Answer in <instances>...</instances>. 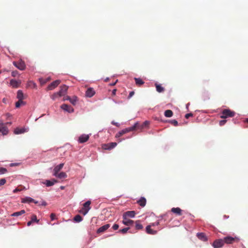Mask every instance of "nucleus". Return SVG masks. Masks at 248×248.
<instances>
[{"instance_id": "f257e3e1", "label": "nucleus", "mask_w": 248, "mask_h": 248, "mask_svg": "<svg viewBox=\"0 0 248 248\" xmlns=\"http://www.w3.org/2000/svg\"><path fill=\"white\" fill-rule=\"evenodd\" d=\"M235 112L229 109H224L221 112L220 118L222 119H226L227 118H232L234 116Z\"/></svg>"}, {"instance_id": "f03ea898", "label": "nucleus", "mask_w": 248, "mask_h": 248, "mask_svg": "<svg viewBox=\"0 0 248 248\" xmlns=\"http://www.w3.org/2000/svg\"><path fill=\"white\" fill-rule=\"evenodd\" d=\"M240 241V239L237 237H232V236H226L223 238L224 244H232L234 243H238Z\"/></svg>"}, {"instance_id": "7ed1b4c3", "label": "nucleus", "mask_w": 248, "mask_h": 248, "mask_svg": "<svg viewBox=\"0 0 248 248\" xmlns=\"http://www.w3.org/2000/svg\"><path fill=\"white\" fill-rule=\"evenodd\" d=\"M13 63L17 68L20 70H23L25 69V63L22 60H19L17 62H14Z\"/></svg>"}, {"instance_id": "20e7f679", "label": "nucleus", "mask_w": 248, "mask_h": 248, "mask_svg": "<svg viewBox=\"0 0 248 248\" xmlns=\"http://www.w3.org/2000/svg\"><path fill=\"white\" fill-rule=\"evenodd\" d=\"M224 242L223 239H217L213 242L212 246L214 248H220L223 246Z\"/></svg>"}, {"instance_id": "39448f33", "label": "nucleus", "mask_w": 248, "mask_h": 248, "mask_svg": "<svg viewBox=\"0 0 248 248\" xmlns=\"http://www.w3.org/2000/svg\"><path fill=\"white\" fill-rule=\"evenodd\" d=\"M61 83V81L60 80H56L52 83H51L47 87V90H52L57 87L59 84Z\"/></svg>"}, {"instance_id": "423d86ee", "label": "nucleus", "mask_w": 248, "mask_h": 248, "mask_svg": "<svg viewBox=\"0 0 248 248\" xmlns=\"http://www.w3.org/2000/svg\"><path fill=\"white\" fill-rule=\"evenodd\" d=\"M21 83L20 80H16V79H12L10 81V85L14 88H18Z\"/></svg>"}, {"instance_id": "0eeeda50", "label": "nucleus", "mask_w": 248, "mask_h": 248, "mask_svg": "<svg viewBox=\"0 0 248 248\" xmlns=\"http://www.w3.org/2000/svg\"><path fill=\"white\" fill-rule=\"evenodd\" d=\"M61 108L64 111H66L69 113L73 112L74 111V109L72 107H71V106H70L67 104H62L61 106Z\"/></svg>"}, {"instance_id": "6e6552de", "label": "nucleus", "mask_w": 248, "mask_h": 248, "mask_svg": "<svg viewBox=\"0 0 248 248\" xmlns=\"http://www.w3.org/2000/svg\"><path fill=\"white\" fill-rule=\"evenodd\" d=\"M132 128H131L130 127L126 128L125 129H124L119 131L116 135V137H120L122 136V135H123L124 134H125L126 133H128V132H130V131H132Z\"/></svg>"}, {"instance_id": "1a4fd4ad", "label": "nucleus", "mask_w": 248, "mask_h": 248, "mask_svg": "<svg viewBox=\"0 0 248 248\" xmlns=\"http://www.w3.org/2000/svg\"><path fill=\"white\" fill-rule=\"evenodd\" d=\"M68 87L65 85H63L61 86L60 90L58 92L59 93V96H62L64 95L66 93L68 90Z\"/></svg>"}, {"instance_id": "9d476101", "label": "nucleus", "mask_w": 248, "mask_h": 248, "mask_svg": "<svg viewBox=\"0 0 248 248\" xmlns=\"http://www.w3.org/2000/svg\"><path fill=\"white\" fill-rule=\"evenodd\" d=\"M89 136L88 135L83 134L78 138V141L79 143H84L89 140Z\"/></svg>"}, {"instance_id": "9b49d317", "label": "nucleus", "mask_w": 248, "mask_h": 248, "mask_svg": "<svg viewBox=\"0 0 248 248\" xmlns=\"http://www.w3.org/2000/svg\"><path fill=\"white\" fill-rule=\"evenodd\" d=\"M0 132H1L4 135L7 134L8 132V129L7 127L3 123H0Z\"/></svg>"}, {"instance_id": "f8f14e48", "label": "nucleus", "mask_w": 248, "mask_h": 248, "mask_svg": "<svg viewBox=\"0 0 248 248\" xmlns=\"http://www.w3.org/2000/svg\"><path fill=\"white\" fill-rule=\"evenodd\" d=\"M33 222H36L39 223V220L37 218V217L35 215H32L31 217V220L27 222V226H30L31 225Z\"/></svg>"}, {"instance_id": "ddd939ff", "label": "nucleus", "mask_w": 248, "mask_h": 248, "mask_svg": "<svg viewBox=\"0 0 248 248\" xmlns=\"http://www.w3.org/2000/svg\"><path fill=\"white\" fill-rule=\"evenodd\" d=\"M110 227L109 224H106L103 226L100 227L96 231L97 233L104 232L105 231L108 229Z\"/></svg>"}, {"instance_id": "4468645a", "label": "nucleus", "mask_w": 248, "mask_h": 248, "mask_svg": "<svg viewBox=\"0 0 248 248\" xmlns=\"http://www.w3.org/2000/svg\"><path fill=\"white\" fill-rule=\"evenodd\" d=\"M136 213L134 211H129L125 212L123 217H135Z\"/></svg>"}, {"instance_id": "2eb2a0df", "label": "nucleus", "mask_w": 248, "mask_h": 248, "mask_svg": "<svg viewBox=\"0 0 248 248\" xmlns=\"http://www.w3.org/2000/svg\"><path fill=\"white\" fill-rule=\"evenodd\" d=\"M95 94V91L92 88H89L86 92V96L88 97H92Z\"/></svg>"}, {"instance_id": "dca6fc26", "label": "nucleus", "mask_w": 248, "mask_h": 248, "mask_svg": "<svg viewBox=\"0 0 248 248\" xmlns=\"http://www.w3.org/2000/svg\"><path fill=\"white\" fill-rule=\"evenodd\" d=\"M123 223L127 226L132 225L134 223V221L128 219L127 217H123Z\"/></svg>"}, {"instance_id": "f3484780", "label": "nucleus", "mask_w": 248, "mask_h": 248, "mask_svg": "<svg viewBox=\"0 0 248 248\" xmlns=\"http://www.w3.org/2000/svg\"><path fill=\"white\" fill-rule=\"evenodd\" d=\"M130 127L133 128L132 131L137 130V129L142 130V129H143L144 128L142 124H140L139 123H135L134 125H133L132 126H131Z\"/></svg>"}, {"instance_id": "a211bd4d", "label": "nucleus", "mask_w": 248, "mask_h": 248, "mask_svg": "<svg viewBox=\"0 0 248 248\" xmlns=\"http://www.w3.org/2000/svg\"><path fill=\"white\" fill-rule=\"evenodd\" d=\"M171 211L177 215L181 216L182 215V210L179 207L172 208Z\"/></svg>"}, {"instance_id": "6ab92c4d", "label": "nucleus", "mask_w": 248, "mask_h": 248, "mask_svg": "<svg viewBox=\"0 0 248 248\" xmlns=\"http://www.w3.org/2000/svg\"><path fill=\"white\" fill-rule=\"evenodd\" d=\"M64 165L63 163H61L59 165L56 166L54 169V174L53 175H56L57 173L63 168Z\"/></svg>"}, {"instance_id": "aec40b11", "label": "nucleus", "mask_w": 248, "mask_h": 248, "mask_svg": "<svg viewBox=\"0 0 248 248\" xmlns=\"http://www.w3.org/2000/svg\"><path fill=\"white\" fill-rule=\"evenodd\" d=\"M151 225H148L146 227V232L150 234H155L157 233L156 231L153 230L151 229Z\"/></svg>"}, {"instance_id": "412c9836", "label": "nucleus", "mask_w": 248, "mask_h": 248, "mask_svg": "<svg viewBox=\"0 0 248 248\" xmlns=\"http://www.w3.org/2000/svg\"><path fill=\"white\" fill-rule=\"evenodd\" d=\"M137 203L141 207L145 206L146 203V200L144 197H141L140 200L137 201Z\"/></svg>"}, {"instance_id": "4be33fe9", "label": "nucleus", "mask_w": 248, "mask_h": 248, "mask_svg": "<svg viewBox=\"0 0 248 248\" xmlns=\"http://www.w3.org/2000/svg\"><path fill=\"white\" fill-rule=\"evenodd\" d=\"M26 132V129L24 128L17 127L14 130V133L15 134H20L24 133Z\"/></svg>"}, {"instance_id": "5701e85b", "label": "nucleus", "mask_w": 248, "mask_h": 248, "mask_svg": "<svg viewBox=\"0 0 248 248\" xmlns=\"http://www.w3.org/2000/svg\"><path fill=\"white\" fill-rule=\"evenodd\" d=\"M197 236L199 239L202 241H206L207 240V238L205 234L203 232L198 233L197 234Z\"/></svg>"}, {"instance_id": "b1692460", "label": "nucleus", "mask_w": 248, "mask_h": 248, "mask_svg": "<svg viewBox=\"0 0 248 248\" xmlns=\"http://www.w3.org/2000/svg\"><path fill=\"white\" fill-rule=\"evenodd\" d=\"M57 181L53 179L52 181L50 180H46L45 182L43 183L45 184L47 186H50L54 185L55 183H57Z\"/></svg>"}, {"instance_id": "393cba45", "label": "nucleus", "mask_w": 248, "mask_h": 248, "mask_svg": "<svg viewBox=\"0 0 248 248\" xmlns=\"http://www.w3.org/2000/svg\"><path fill=\"white\" fill-rule=\"evenodd\" d=\"M16 97L18 100H22L25 98L24 93L21 90H18L17 91Z\"/></svg>"}, {"instance_id": "a878e982", "label": "nucleus", "mask_w": 248, "mask_h": 248, "mask_svg": "<svg viewBox=\"0 0 248 248\" xmlns=\"http://www.w3.org/2000/svg\"><path fill=\"white\" fill-rule=\"evenodd\" d=\"M134 79L136 82V84L138 86H141L144 83V82L142 80V79L140 78H135Z\"/></svg>"}, {"instance_id": "bb28decb", "label": "nucleus", "mask_w": 248, "mask_h": 248, "mask_svg": "<svg viewBox=\"0 0 248 248\" xmlns=\"http://www.w3.org/2000/svg\"><path fill=\"white\" fill-rule=\"evenodd\" d=\"M155 86L156 87V90L158 93H162L164 91V88L161 86V85L158 84L157 83L155 84Z\"/></svg>"}, {"instance_id": "cd10ccee", "label": "nucleus", "mask_w": 248, "mask_h": 248, "mask_svg": "<svg viewBox=\"0 0 248 248\" xmlns=\"http://www.w3.org/2000/svg\"><path fill=\"white\" fill-rule=\"evenodd\" d=\"M54 176L60 179H63L66 178L67 174L64 172H61L60 173H57V175Z\"/></svg>"}, {"instance_id": "c85d7f7f", "label": "nucleus", "mask_w": 248, "mask_h": 248, "mask_svg": "<svg viewBox=\"0 0 248 248\" xmlns=\"http://www.w3.org/2000/svg\"><path fill=\"white\" fill-rule=\"evenodd\" d=\"M25 213V211L24 210H22L19 212H16L13 213L12 214H11V216L12 217H18V216H21Z\"/></svg>"}, {"instance_id": "c756f323", "label": "nucleus", "mask_w": 248, "mask_h": 248, "mask_svg": "<svg viewBox=\"0 0 248 248\" xmlns=\"http://www.w3.org/2000/svg\"><path fill=\"white\" fill-rule=\"evenodd\" d=\"M91 203V201H88L83 204V208L86 209L87 211H89L91 209L90 204Z\"/></svg>"}, {"instance_id": "7c9ffc66", "label": "nucleus", "mask_w": 248, "mask_h": 248, "mask_svg": "<svg viewBox=\"0 0 248 248\" xmlns=\"http://www.w3.org/2000/svg\"><path fill=\"white\" fill-rule=\"evenodd\" d=\"M164 115L166 117H170L173 115V112L170 109L166 110L164 112Z\"/></svg>"}, {"instance_id": "2f4dec72", "label": "nucleus", "mask_w": 248, "mask_h": 248, "mask_svg": "<svg viewBox=\"0 0 248 248\" xmlns=\"http://www.w3.org/2000/svg\"><path fill=\"white\" fill-rule=\"evenodd\" d=\"M34 202V199H33L30 197H26V198L23 199L22 201V202H24V203L25 202L31 203V202Z\"/></svg>"}, {"instance_id": "473e14b6", "label": "nucleus", "mask_w": 248, "mask_h": 248, "mask_svg": "<svg viewBox=\"0 0 248 248\" xmlns=\"http://www.w3.org/2000/svg\"><path fill=\"white\" fill-rule=\"evenodd\" d=\"M25 105V102H24L22 100H18V101L16 103V107L18 108H19L21 106H23Z\"/></svg>"}, {"instance_id": "72a5a7b5", "label": "nucleus", "mask_w": 248, "mask_h": 248, "mask_svg": "<svg viewBox=\"0 0 248 248\" xmlns=\"http://www.w3.org/2000/svg\"><path fill=\"white\" fill-rule=\"evenodd\" d=\"M135 228L137 230H141L143 229V226L140 223V221L139 220L136 221Z\"/></svg>"}, {"instance_id": "f704fd0d", "label": "nucleus", "mask_w": 248, "mask_h": 248, "mask_svg": "<svg viewBox=\"0 0 248 248\" xmlns=\"http://www.w3.org/2000/svg\"><path fill=\"white\" fill-rule=\"evenodd\" d=\"M117 145V143L116 142H111L109 143V144L106 145V146H108L107 148H106V149H111L113 148H114Z\"/></svg>"}, {"instance_id": "c9c22d12", "label": "nucleus", "mask_w": 248, "mask_h": 248, "mask_svg": "<svg viewBox=\"0 0 248 248\" xmlns=\"http://www.w3.org/2000/svg\"><path fill=\"white\" fill-rule=\"evenodd\" d=\"M78 101V97L77 96H73L72 98H70L69 101L73 105H75Z\"/></svg>"}, {"instance_id": "e433bc0d", "label": "nucleus", "mask_w": 248, "mask_h": 248, "mask_svg": "<svg viewBox=\"0 0 248 248\" xmlns=\"http://www.w3.org/2000/svg\"><path fill=\"white\" fill-rule=\"evenodd\" d=\"M74 220L76 222H79L82 221V218L80 215H77L74 217Z\"/></svg>"}, {"instance_id": "4c0bfd02", "label": "nucleus", "mask_w": 248, "mask_h": 248, "mask_svg": "<svg viewBox=\"0 0 248 248\" xmlns=\"http://www.w3.org/2000/svg\"><path fill=\"white\" fill-rule=\"evenodd\" d=\"M60 97L61 96H59V93H58V92H57V93H54L51 96V98L53 100H55L56 98H57L58 97Z\"/></svg>"}, {"instance_id": "58836bf2", "label": "nucleus", "mask_w": 248, "mask_h": 248, "mask_svg": "<svg viewBox=\"0 0 248 248\" xmlns=\"http://www.w3.org/2000/svg\"><path fill=\"white\" fill-rule=\"evenodd\" d=\"M88 212V211L86 210V209H84L83 207H82L79 211V212L84 216L86 215Z\"/></svg>"}, {"instance_id": "ea45409f", "label": "nucleus", "mask_w": 248, "mask_h": 248, "mask_svg": "<svg viewBox=\"0 0 248 248\" xmlns=\"http://www.w3.org/2000/svg\"><path fill=\"white\" fill-rule=\"evenodd\" d=\"M129 229V227L125 228L122 229H121L119 231V232H121L122 233H125Z\"/></svg>"}, {"instance_id": "a19ab883", "label": "nucleus", "mask_w": 248, "mask_h": 248, "mask_svg": "<svg viewBox=\"0 0 248 248\" xmlns=\"http://www.w3.org/2000/svg\"><path fill=\"white\" fill-rule=\"evenodd\" d=\"M7 170L6 169H5L4 168H2V167L0 168V174H4L6 172H7Z\"/></svg>"}, {"instance_id": "79ce46f5", "label": "nucleus", "mask_w": 248, "mask_h": 248, "mask_svg": "<svg viewBox=\"0 0 248 248\" xmlns=\"http://www.w3.org/2000/svg\"><path fill=\"white\" fill-rule=\"evenodd\" d=\"M170 123L174 126H177L178 124V122L175 120H170Z\"/></svg>"}, {"instance_id": "37998d69", "label": "nucleus", "mask_w": 248, "mask_h": 248, "mask_svg": "<svg viewBox=\"0 0 248 248\" xmlns=\"http://www.w3.org/2000/svg\"><path fill=\"white\" fill-rule=\"evenodd\" d=\"M6 182V180L5 178L0 179V186L4 185Z\"/></svg>"}, {"instance_id": "c03bdc74", "label": "nucleus", "mask_w": 248, "mask_h": 248, "mask_svg": "<svg viewBox=\"0 0 248 248\" xmlns=\"http://www.w3.org/2000/svg\"><path fill=\"white\" fill-rule=\"evenodd\" d=\"M226 122H227V121L226 120H221L219 122L220 126H222V125H224L226 124Z\"/></svg>"}, {"instance_id": "a18cd8bd", "label": "nucleus", "mask_w": 248, "mask_h": 248, "mask_svg": "<svg viewBox=\"0 0 248 248\" xmlns=\"http://www.w3.org/2000/svg\"><path fill=\"white\" fill-rule=\"evenodd\" d=\"M49 79H47L46 80H45L44 79H43V78H41V79H40V82H41V84H45L47 81H48Z\"/></svg>"}, {"instance_id": "49530a36", "label": "nucleus", "mask_w": 248, "mask_h": 248, "mask_svg": "<svg viewBox=\"0 0 248 248\" xmlns=\"http://www.w3.org/2000/svg\"><path fill=\"white\" fill-rule=\"evenodd\" d=\"M18 75V72L17 71H14L12 72V76L13 77H16Z\"/></svg>"}, {"instance_id": "de8ad7c7", "label": "nucleus", "mask_w": 248, "mask_h": 248, "mask_svg": "<svg viewBox=\"0 0 248 248\" xmlns=\"http://www.w3.org/2000/svg\"><path fill=\"white\" fill-rule=\"evenodd\" d=\"M50 218L51 220H53L56 219V215L54 213H51L50 215Z\"/></svg>"}, {"instance_id": "09e8293b", "label": "nucleus", "mask_w": 248, "mask_h": 248, "mask_svg": "<svg viewBox=\"0 0 248 248\" xmlns=\"http://www.w3.org/2000/svg\"><path fill=\"white\" fill-rule=\"evenodd\" d=\"M112 228L114 230H117L119 228V225L117 224H115L113 225Z\"/></svg>"}, {"instance_id": "8fccbe9b", "label": "nucleus", "mask_w": 248, "mask_h": 248, "mask_svg": "<svg viewBox=\"0 0 248 248\" xmlns=\"http://www.w3.org/2000/svg\"><path fill=\"white\" fill-rule=\"evenodd\" d=\"M159 224V222L158 221H157L156 222L152 223L149 225H151V227H153V226L158 225Z\"/></svg>"}, {"instance_id": "3c124183", "label": "nucleus", "mask_w": 248, "mask_h": 248, "mask_svg": "<svg viewBox=\"0 0 248 248\" xmlns=\"http://www.w3.org/2000/svg\"><path fill=\"white\" fill-rule=\"evenodd\" d=\"M149 122L148 121H145L144 122H143L142 124H141L143 126H144V127H145L146 126H148V124H149Z\"/></svg>"}, {"instance_id": "603ef678", "label": "nucleus", "mask_w": 248, "mask_h": 248, "mask_svg": "<svg viewBox=\"0 0 248 248\" xmlns=\"http://www.w3.org/2000/svg\"><path fill=\"white\" fill-rule=\"evenodd\" d=\"M193 114L191 113H187L185 115V117L186 119H188L189 117L192 116Z\"/></svg>"}, {"instance_id": "864d4df0", "label": "nucleus", "mask_w": 248, "mask_h": 248, "mask_svg": "<svg viewBox=\"0 0 248 248\" xmlns=\"http://www.w3.org/2000/svg\"><path fill=\"white\" fill-rule=\"evenodd\" d=\"M70 97L69 96H64L63 98V101L70 100Z\"/></svg>"}, {"instance_id": "5fc2aeb1", "label": "nucleus", "mask_w": 248, "mask_h": 248, "mask_svg": "<svg viewBox=\"0 0 248 248\" xmlns=\"http://www.w3.org/2000/svg\"><path fill=\"white\" fill-rule=\"evenodd\" d=\"M134 94V92L132 91L129 93V94L128 95V98H131L133 95Z\"/></svg>"}, {"instance_id": "6e6d98bb", "label": "nucleus", "mask_w": 248, "mask_h": 248, "mask_svg": "<svg viewBox=\"0 0 248 248\" xmlns=\"http://www.w3.org/2000/svg\"><path fill=\"white\" fill-rule=\"evenodd\" d=\"M111 123H112V124H113L114 125H116L117 126H119V124L118 123H116V122H115L114 121H112Z\"/></svg>"}, {"instance_id": "4d7b16f0", "label": "nucleus", "mask_w": 248, "mask_h": 248, "mask_svg": "<svg viewBox=\"0 0 248 248\" xmlns=\"http://www.w3.org/2000/svg\"><path fill=\"white\" fill-rule=\"evenodd\" d=\"M116 91H117L116 89H114L112 90V94L113 95H115L116 94Z\"/></svg>"}, {"instance_id": "13d9d810", "label": "nucleus", "mask_w": 248, "mask_h": 248, "mask_svg": "<svg viewBox=\"0 0 248 248\" xmlns=\"http://www.w3.org/2000/svg\"><path fill=\"white\" fill-rule=\"evenodd\" d=\"M19 191H20V190L18 188H16L13 190V193H16Z\"/></svg>"}, {"instance_id": "bf43d9fd", "label": "nucleus", "mask_w": 248, "mask_h": 248, "mask_svg": "<svg viewBox=\"0 0 248 248\" xmlns=\"http://www.w3.org/2000/svg\"><path fill=\"white\" fill-rule=\"evenodd\" d=\"M117 81L118 80H117L114 83H112L110 84V85H111V86L115 85L116 84V82H117Z\"/></svg>"}, {"instance_id": "052dcab7", "label": "nucleus", "mask_w": 248, "mask_h": 248, "mask_svg": "<svg viewBox=\"0 0 248 248\" xmlns=\"http://www.w3.org/2000/svg\"><path fill=\"white\" fill-rule=\"evenodd\" d=\"M42 205L45 206V205H46V202H42Z\"/></svg>"}, {"instance_id": "680f3d73", "label": "nucleus", "mask_w": 248, "mask_h": 248, "mask_svg": "<svg viewBox=\"0 0 248 248\" xmlns=\"http://www.w3.org/2000/svg\"><path fill=\"white\" fill-rule=\"evenodd\" d=\"M16 165V164H15V163H11L10 165L11 166H14Z\"/></svg>"}, {"instance_id": "e2e57ef3", "label": "nucleus", "mask_w": 248, "mask_h": 248, "mask_svg": "<svg viewBox=\"0 0 248 248\" xmlns=\"http://www.w3.org/2000/svg\"><path fill=\"white\" fill-rule=\"evenodd\" d=\"M34 202V203H35V204H37L38 202L37 201H35V200H34V202Z\"/></svg>"}, {"instance_id": "0e129e2a", "label": "nucleus", "mask_w": 248, "mask_h": 248, "mask_svg": "<svg viewBox=\"0 0 248 248\" xmlns=\"http://www.w3.org/2000/svg\"><path fill=\"white\" fill-rule=\"evenodd\" d=\"M108 79H109V78H107L105 80V81L107 82V81H108Z\"/></svg>"}, {"instance_id": "69168bd1", "label": "nucleus", "mask_w": 248, "mask_h": 248, "mask_svg": "<svg viewBox=\"0 0 248 248\" xmlns=\"http://www.w3.org/2000/svg\"><path fill=\"white\" fill-rule=\"evenodd\" d=\"M33 85H34V87L36 86L35 84H34V83L33 84Z\"/></svg>"}, {"instance_id": "338daca9", "label": "nucleus", "mask_w": 248, "mask_h": 248, "mask_svg": "<svg viewBox=\"0 0 248 248\" xmlns=\"http://www.w3.org/2000/svg\"><path fill=\"white\" fill-rule=\"evenodd\" d=\"M246 121L248 123V119H247Z\"/></svg>"}, {"instance_id": "774afa93", "label": "nucleus", "mask_w": 248, "mask_h": 248, "mask_svg": "<svg viewBox=\"0 0 248 248\" xmlns=\"http://www.w3.org/2000/svg\"><path fill=\"white\" fill-rule=\"evenodd\" d=\"M61 188L63 189V186H61Z\"/></svg>"}]
</instances>
